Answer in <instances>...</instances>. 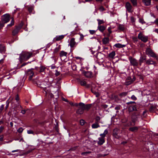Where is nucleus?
Instances as JSON below:
<instances>
[{"mask_svg":"<svg viewBox=\"0 0 158 158\" xmlns=\"http://www.w3.org/2000/svg\"><path fill=\"white\" fill-rule=\"evenodd\" d=\"M32 53L31 52H22L19 56V59L21 61H26L31 57Z\"/></svg>","mask_w":158,"mask_h":158,"instance_id":"f257e3e1","label":"nucleus"},{"mask_svg":"<svg viewBox=\"0 0 158 158\" xmlns=\"http://www.w3.org/2000/svg\"><path fill=\"white\" fill-rule=\"evenodd\" d=\"M145 52L148 56L155 58L156 60H158V56L150 48H147Z\"/></svg>","mask_w":158,"mask_h":158,"instance_id":"f03ea898","label":"nucleus"},{"mask_svg":"<svg viewBox=\"0 0 158 158\" xmlns=\"http://www.w3.org/2000/svg\"><path fill=\"white\" fill-rule=\"evenodd\" d=\"M47 81H43L41 82L40 84V87L44 89V90L46 94L49 93V90L50 89L49 85Z\"/></svg>","mask_w":158,"mask_h":158,"instance_id":"7ed1b4c3","label":"nucleus"},{"mask_svg":"<svg viewBox=\"0 0 158 158\" xmlns=\"http://www.w3.org/2000/svg\"><path fill=\"white\" fill-rule=\"evenodd\" d=\"M140 112L136 111L133 113L131 116V121L135 125L136 122L140 117Z\"/></svg>","mask_w":158,"mask_h":158,"instance_id":"20e7f679","label":"nucleus"},{"mask_svg":"<svg viewBox=\"0 0 158 158\" xmlns=\"http://www.w3.org/2000/svg\"><path fill=\"white\" fill-rule=\"evenodd\" d=\"M138 37L139 39L144 43H146L148 40V37L147 36L145 35L142 32H140L138 34Z\"/></svg>","mask_w":158,"mask_h":158,"instance_id":"39448f33","label":"nucleus"},{"mask_svg":"<svg viewBox=\"0 0 158 158\" xmlns=\"http://www.w3.org/2000/svg\"><path fill=\"white\" fill-rule=\"evenodd\" d=\"M79 106L82 108L84 110H88L90 108L91 104H85L80 102L79 104Z\"/></svg>","mask_w":158,"mask_h":158,"instance_id":"423d86ee","label":"nucleus"},{"mask_svg":"<svg viewBox=\"0 0 158 158\" xmlns=\"http://www.w3.org/2000/svg\"><path fill=\"white\" fill-rule=\"evenodd\" d=\"M119 132V130L117 128L114 129L113 131V135L117 139H119L120 136L118 134Z\"/></svg>","mask_w":158,"mask_h":158,"instance_id":"0eeeda50","label":"nucleus"},{"mask_svg":"<svg viewBox=\"0 0 158 158\" xmlns=\"http://www.w3.org/2000/svg\"><path fill=\"white\" fill-rule=\"evenodd\" d=\"M129 60L131 65L134 66H137L138 65V63L137 60L133 58L132 57H130L129 58Z\"/></svg>","mask_w":158,"mask_h":158,"instance_id":"6e6552de","label":"nucleus"},{"mask_svg":"<svg viewBox=\"0 0 158 158\" xmlns=\"http://www.w3.org/2000/svg\"><path fill=\"white\" fill-rule=\"evenodd\" d=\"M10 15L8 14L3 15L2 17V20L3 23H6L8 22L10 20Z\"/></svg>","mask_w":158,"mask_h":158,"instance_id":"1a4fd4ad","label":"nucleus"},{"mask_svg":"<svg viewBox=\"0 0 158 158\" xmlns=\"http://www.w3.org/2000/svg\"><path fill=\"white\" fill-rule=\"evenodd\" d=\"M34 75V73L32 69L29 70L27 73V75L29 77L28 80H31L32 79V77Z\"/></svg>","mask_w":158,"mask_h":158,"instance_id":"9d476101","label":"nucleus"},{"mask_svg":"<svg viewBox=\"0 0 158 158\" xmlns=\"http://www.w3.org/2000/svg\"><path fill=\"white\" fill-rule=\"evenodd\" d=\"M49 93H48L47 94H46L45 93L46 95H48L49 96H50L51 98H55L56 99L58 98V92H55V95H54L51 93H50L51 91L50 90V89H49Z\"/></svg>","mask_w":158,"mask_h":158,"instance_id":"9b49d317","label":"nucleus"},{"mask_svg":"<svg viewBox=\"0 0 158 158\" xmlns=\"http://www.w3.org/2000/svg\"><path fill=\"white\" fill-rule=\"evenodd\" d=\"M77 45V43L75 41V39L72 38L71 39L69 45L71 48H73L75 47Z\"/></svg>","mask_w":158,"mask_h":158,"instance_id":"f8f14e48","label":"nucleus"},{"mask_svg":"<svg viewBox=\"0 0 158 158\" xmlns=\"http://www.w3.org/2000/svg\"><path fill=\"white\" fill-rule=\"evenodd\" d=\"M125 7L129 12H131L133 11V10H132V6L129 2H126L125 5Z\"/></svg>","mask_w":158,"mask_h":158,"instance_id":"ddd939ff","label":"nucleus"},{"mask_svg":"<svg viewBox=\"0 0 158 158\" xmlns=\"http://www.w3.org/2000/svg\"><path fill=\"white\" fill-rule=\"evenodd\" d=\"M146 64L147 65H155L156 63V61L153 60L151 59L150 58L146 60Z\"/></svg>","mask_w":158,"mask_h":158,"instance_id":"4468645a","label":"nucleus"},{"mask_svg":"<svg viewBox=\"0 0 158 158\" xmlns=\"http://www.w3.org/2000/svg\"><path fill=\"white\" fill-rule=\"evenodd\" d=\"M142 2L143 4L146 6H149L151 4V0H142Z\"/></svg>","mask_w":158,"mask_h":158,"instance_id":"2eb2a0df","label":"nucleus"},{"mask_svg":"<svg viewBox=\"0 0 158 158\" xmlns=\"http://www.w3.org/2000/svg\"><path fill=\"white\" fill-rule=\"evenodd\" d=\"M6 51L5 46L3 44H0V53H5Z\"/></svg>","mask_w":158,"mask_h":158,"instance_id":"dca6fc26","label":"nucleus"},{"mask_svg":"<svg viewBox=\"0 0 158 158\" xmlns=\"http://www.w3.org/2000/svg\"><path fill=\"white\" fill-rule=\"evenodd\" d=\"M106 27L103 26H98V30L101 32L103 33L104 30L106 29Z\"/></svg>","mask_w":158,"mask_h":158,"instance_id":"f3484780","label":"nucleus"},{"mask_svg":"<svg viewBox=\"0 0 158 158\" xmlns=\"http://www.w3.org/2000/svg\"><path fill=\"white\" fill-rule=\"evenodd\" d=\"M64 36V35H60L56 36L54 38V40L56 41H58L63 39Z\"/></svg>","mask_w":158,"mask_h":158,"instance_id":"a211bd4d","label":"nucleus"},{"mask_svg":"<svg viewBox=\"0 0 158 158\" xmlns=\"http://www.w3.org/2000/svg\"><path fill=\"white\" fill-rule=\"evenodd\" d=\"M98 144L100 145H102L105 142V139L99 137L98 139Z\"/></svg>","mask_w":158,"mask_h":158,"instance_id":"6ab92c4d","label":"nucleus"},{"mask_svg":"<svg viewBox=\"0 0 158 158\" xmlns=\"http://www.w3.org/2000/svg\"><path fill=\"white\" fill-rule=\"evenodd\" d=\"M133 82V81H131V78L130 77H128L127 78L125 82V85H128L131 84Z\"/></svg>","mask_w":158,"mask_h":158,"instance_id":"aec40b11","label":"nucleus"},{"mask_svg":"<svg viewBox=\"0 0 158 158\" xmlns=\"http://www.w3.org/2000/svg\"><path fill=\"white\" fill-rule=\"evenodd\" d=\"M128 110L129 112H131L133 111L137 110L135 105L131 106L129 107Z\"/></svg>","mask_w":158,"mask_h":158,"instance_id":"412c9836","label":"nucleus"},{"mask_svg":"<svg viewBox=\"0 0 158 158\" xmlns=\"http://www.w3.org/2000/svg\"><path fill=\"white\" fill-rule=\"evenodd\" d=\"M67 53L64 51H61L60 53V57H66Z\"/></svg>","mask_w":158,"mask_h":158,"instance_id":"4be33fe9","label":"nucleus"},{"mask_svg":"<svg viewBox=\"0 0 158 158\" xmlns=\"http://www.w3.org/2000/svg\"><path fill=\"white\" fill-rule=\"evenodd\" d=\"M125 27L123 25L118 24V30L121 31H123L125 29Z\"/></svg>","mask_w":158,"mask_h":158,"instance_id":"5701e85b","label":"nucleus"},{"mask_svg":"<svg viewBox=\"0 0 158 158\" xmlns=\"http://www.w3.org/2000/svg\"><path fill=\"white\" fill-rule=\"evenodd\" d=\"M103 55L102 54L101 52H99L97 54L96 58L98 60H100L103 59Z\"/></svg>","mask_w":158,"mask_h":158,"instance_id":"b1692460","label":"nucleus"},{"mask_svg":"<svg viewBox=\"0 0 158 158\" xmlns=\"http://www.w3.org/2000/svg\"><path fill=\"white\" fill-rule=\"evenodd\" d=\"M34 6H30L28 7V11L30 14L34 13V12H33V10H34Z\"/></svg>","mask_w":158,"mask_h":158,"instance_id":"393cba45","label":"nucleus"},{"mask_svg":"<svg viewBox=\"0 0 158 158\" xmlns=\"http://www.w3.org/2000/svg\"><path fill=\"white\" fill-rule=\"evenodd\" d=\"M108 133V130L107 129H106L103 133L101 134L100 135L101 136L100 138L105 139L106 135Z\"/></svg>","mask_w":158,"mask_h":158,"instance_id":"a878e982","label":"nucleus"},{"mask_svg":"<svg viewBox=\"0 0 158 158\" xmlns=\"http://www.w3.org/2000/svg\"><path fill=\"white\" fill-rule=\"evenodd\" d=\"M109 39L108 37L104 38L102 40V42L103 44H106L109 43Z\"/></svg>","mask_w":158,"mask_h":158,"instance_id":"bb28decb","label":"nucleus"},{"mask_svg":"<svg viewBox=\"0 0 158 158\" xmlns=\"http://www.w3.org/2000/svg\"><path fill=\"white\" fill-rule=\"evenodd\" d=\"M125 46H126L125 45L122 44H119V43L115 44L114 45V46H115L116 48H123V47H125Z\"/></svg>","mask_w":158,"mask_h":158,"instance_id":"cd10ccee","label":"nucleus"},{"mask_svg":"<svg viewBox=\"0 0 158 158\" xmlns=\"http://www.w3.org/2000/svg\"><path fill=\"white\" fill-rule=\"evenodd\" d=\"M84 110L79 106L78 109L77 111V113L79 114H82L84 113Z\"/></svg>","mask_w":158,"mask_h":158,"instance_id":"c85d7f7f","label":"nucleus"},{"mask_svg":"<svg viewBox=\"0 0 158 158\" xmlns=\"http://www.w3.org/2000/svg\"><path fill=\"white\" fill-rule=\"evenodd\" d=\"M19 30V29H18L16 27H15V28L12 32V35L14 36L15 35L18 33Z\"/></svg>","mask_w":158,"mask_h":158,"instance_id":"c756f323","label":"nucleus"},{"mask_svg":"<svg viewBox=\"0 0 158 158\" xmlns=\"http://www.w3.org/2000/svg\"><path fill=\"white\" fill-rule=\"evenodd\" d=\"M99 127L100 125L98 124V123L96 122H95L92 125V127L94 129L97 128Z\"/></svg>","mask_w":158,"mask_h":158,"instance_id":"7c9ffc66","label":"nucleus"},{"mask_svg":"<svg viewBox=\"0 0 158 158\" xmlns=\"http://www.w3.org/2000/svg\"><path fill=\"white\" fill-rule=\"evenodd\" d=\"M138 128L137 127H131L129 128V131H132L135 132L138 130Z\"/></svg>","mask_w":158,"mask_h":158,"instance_id":"2f4dec72","label":"nucleus"},{"mask_svg":"<svg viewBox=\"0 0 158 158\" xmlns=\"http://www.w3.org/2000/svg\"><path fill=\"white\" fill-rule=\"evenodd\" d=\"M115 55V52L114 51H113L110 53L109 55V57L111 58H114Z\"/></svg>","mask_w":158,"mask_h":158,"instance_id":"473e14b6","label":"nucleus"},{"mask_svg":"<svg viewBox=\"0 0 158 158\" xmlns=\"http://www.w3.org/2000/svg\"><path fill=\"white\" fill-rule=\"evenodd\" d=\"M85 75L88 77H91L92 76V73L90 72H87L85 73Z\"/></svg>","mask_w":158,"mask_h":158,"instance_id":"72a5a7b5","label":"nucleus"},{"mask_svg":"<svg viewBox=\"0 0 158 158\" xmlns=\"http://www.w3.org/2000/svg\"><path fill=\"white\" fill-rule=\"evenodd\" d=\"M128 94V92H123L119 94V96L122 98L126 96Z\"/></svg>","mask_w":158,"mask_h":158,"instance_id":"f704fd0d","label":"nucleus"},{"mask_svg":"<svg viewBox=\"0 0 158 158\" xmlns=\"http://www.w3.org/2000/svg\"><path fill=\"white\" fill-rule=\"evenodd\" d=\"M138 38L137 37H132V39L134 43H135L138 41Z\"/></svg>","mask_w":158,"mask_h":158,"instance_id":"c9c22d12","label":"nucleus"},{"mask_svg":"<svg viewBox=\"0 0 158 158\" xmlns=\"http://www.w3.org/2000/svg\"><path fill=\"white\" fill-rule=\"evenodd\" d=\"M45 69L46 68L44 66H41L39 67V72H40V73L44 72V71Z\"/></svg>","mask_w":158,"mask_h":158,"instance_id":"e433bc0d","label":"nucleus"},{"mask_svg":"<svg viewBox=\"0 0 158 158\" xmlns=\"http://www.w3.org/2000/svg\"><path fill=\"white\" fill-rule=\"evenodd\" d=\"M97 20L98 22V26H101V24H103L104 23V21L103 20L98 19Z\"/></svg>","mask_w":158,"mask_h":158,"instance_id":"4c0bfd02","label":"nucleus"},{"mask_svg":"<svg viewBox=\"0 0 158 158\" xmlns=\"http://www.w3.org/2000/svg\"><path fill=\"white\" fill-rule=\"evenodd\" d=\"M131 1L134 6H136L137 5V0H131Z\"/></svg>","mask_w":158,"mask_h":158,"instance_id":"58836bf2","label":"nucleus"},{"mask_svg":"<svg viewBox=\"0 0 158 158\" xmlns=\"http://www.w3.org/2000/svg\"><path fill=\"white\" fill-rule=\"evenodd\" d=\"M4 105H2L0 106V114L2 113V111L4 109Z\"/></svg>","mask_w":158,"mask_h":158,"instance_id":"ea45409f","label":"nucleus"},{"mask_svg":"<svg viewBox=\"0 0 158 158\" xmlns=\"http://www.w3.org/2000/svg\"><path fill=\"white\" fill-rule=\"evenodd\" d=\"M111 29V27H109L107 29V30L109 32V33L107 35V36H109L110 35V34L112 33Z\"/></svg>","mask_w":158,"mask_h":158,"instance_id":"a19ab883","label":"nucleus"},{"mask_svg":"<svg viewBox=\"0 0 158 158\" xmlns=\"http://www.w3.org/2000/svg\"><path fill=\"white\" fill-rule=\"evenodd\" d=\"M97 31V30H89V31L90 34L94 35L95 33Z\"/></svg>","mask_w":158,"mask_h":158,"instance_id":"79ce46f5","label":"nucleus"},{"mask_svg":"<svg viewBox=\"0 0 158 158\" xmlns=\"http://www.w3.org/2000/svg\"><path fill=\"white\" fill-rule=\"evenodd\" d=\"M139 23H141L142 24L145 23V22L144 21L143 19L142 18H139Z\"/></svg>","mask_w":158,"mask_h":158,"instance_id":"37998d69","label":"nucleus"},{"mask_svg":"<svg viewBox=\"0 0 158 158\" xmlns=\"http://www.w3.org/2000/svg\"><path fill=\"white\" fill-rule=\"evenodd\" d=\"M146 60L145 58H144V57H141L140 58V59L139 61V62L140 63V64H141V63L142 62H143L144 60Z\"/></svg>","mask_w":158,"mask_h":158,"instance_id":"c03bdc74","label":"nucleus"},{"mask_svg":"<svg viewBox=\"0 0 158 158\" xmlns=\"http://www.w3.org/2000/svg\"><path fill=\"white\" fill-rule=\"evenodd\" d=\"M10 102L8 100H7L6 102V105L5 106V110H6L8 108L9 106Z\"/></svg>","mask_w":158,"mask_h":158,"instance_id":"a18cd8bd","label":"nucleus"},{"mask_svg":"<svg viewBox=\"0 0 158 158\" xmlns=\"http://www.w3.org/2000/svg\"><path fill=\"white\" fill-rule=\"evenodd\" d=\"M121 106L120 105H117L116 106L115 108V110H119L121 109Z\"/></svg>","mask_w":158,"mask_h":158,"instance_id":"49530a36","label":"nucleus"},{"mask_svg":"<svg viewBox=\"0 0 158 158\" xmlns=\"http://www.w3.org/2000/svg\"><path fill=\"white\" fill-rule=\"evenodd\" d=\"M23 23H21L20 24H19V25H18V26H16V27L18 29H19V30H20L21 28H22V27L23 26Z\"/></svg>","mask_w":158,"mask_h":158,"instance_id":"de8ad7c7","label":"nucleus"},{"mask_svg":"<svg viewBox=\"0 0 158 158\" xmlns=\"http://www.w3.org/2000/svg\"><path fill=\"white\" fill-rule=\"evenodd\" d=\"M80 84L81 85L84 86L86 85V82L84 80L80 82Z\"/></svg>","mask_w":158,"mask_h":158,"instance_id":"09e8293b","label":"nucleus"},{"mask_svg":"<svg viewBox=\"0 0 158 158\" xmlns=\"http://www.w3.org/2000/svg\"><path fill=\"white\" fill-rule=\"evenodd\" d=\"M91 153V152L88 151V152H82L81 153V154L82 155H85L86 156V154H89Z\"/></svg>","mask_w":158,"mask_h":158,"instance_id":"8fccbe9b","label":"nucleus"},{"mask_svg":"<svg viewBox=\"0 0 158 158\" xmlns=\"http://www.w3.org/2000/svg\"><path fill=\"white\" fill-rule=\"evenodd\" d=\"M100 119V118L99 116H97L95 118L96 122L98 123Z\"/></svg>","mask_w":158,"mask_h":158,"instance_id":"3c124183","label":"nucleus"},{"mask_svg":"<svg viewBox=\"0 0 158 158\" xmlns=\"http://www.w3.org/2000/svg\"><path fill=\"white\" fill-rule=\"evenodd\" d=\"M80 122L81 125H83L84 124L85 121L83 119H81L80 120Z\"/></svg>","mask_w":158,"mask_h":158,"instance_id":"603ef678","label":"nucleus"},{"mask_svg":"<svg viewBox=\"0 0 158 158\" xmlns=\"http://www.w3.org/2000/svg\"><path fill=\"white\" fill-rule=\"evenodd\" d=\"M79 34L80 36V40H83L84 39V36L82 34L80 33Z\"/></svg>","mask_w":158,"mask_h":158,"instance_id":"864d4df0","label":"nucleus"},{"mask_svg":"<svg viewBox=\"0 0 158 158\" xmlns=\"http://www.w3.org/2000/svg\"><path fill=\"white\" fill-rule=\"evenodd\" d=\"M23 130L22 127H20L18 130L17 131L18 132L21 133L23 132Z\"/></svg>","mask_w":158,"mask_h":158,"instance_id":"5fc2aeb1","label":"nucleus"},{"mask_svg":"<svg viewBox=\"0 0 158 158\" xmlns=\"http://www.w3.org/2000/svg\"><path fill=\"white\" fill-rule=\"evenodd\" d=\"M131 98L133 100H136L137 98L134 95H132L131 97Z\"/></svg>","mask_w":158,"mask_h":158,"instance_id":"6e6d98bb","label":"nucleus"},{"mask_svg":"<svg viewBox=\"0 0 158 158\" xmlns=\"http://www.w3.org/2000/svg\"><path fill=\"white\" fill-rule=\"evenodd\" d=\"M99 10L101 11L105 10L104 8L102 6H101L99 8Z\"/></svg>","mask_w":158,"mask_h":158,"instance_id":"4d7b16f0","label":"nucleus"},{"mask_svg":"<svg viewBox=\"0 0 158 158\" xmlns=\"http://www.w3.org/2000/svg\"><path fill=\"white\" fill-rule=\"evenodd\" d=\"M4 129V127L1 126L0 127V134L2 132Z\"/></svg>","mask_w":158,"mask_h":158,"instance_id":"13d9d810","label":"nucleus"},{"mask_svg":"<svg viewBox=\"0 0 158 158\" xmlns=\"http://www.w3.org/2000/svg\"><path fill=\"white\" fill-rule=\"evenodd\" d=\"M27 133L28 134H33V131L31 130H29L27 131Z\"/></svg>","mask_w":158,"mask_h":158,"instance_id":"bf43d9fd","label":"nucleus"},{"mask_svg":"<svg viewBox=\"0 0 158 158\" xmlns=\"http://www.w3.org/2000/svg\"><path fill=\"white\" fill-rule=\"evenodd\" d=\"M31 150H29L28 151H27L25 152V153H23V154L24 155H27V154H28L29 153H30V152H31Z\"/></svg>","mask_w":158,"mask_h":158,"instance_id":"052dcab7","label":"nucleus"},{"mask_svg":"<svg viewBox=\"0 0 158 158\" xmlns=\"http://www.w3.org/2000/svg\"><path fill=\"white\" fill-rule=\"evenodd\" d=\"M19 98L18 94H17L16 96L15 99L17 101H18L19 100Z\"/></svg>","mask_w":158,"mask_h":158,"instance_id":"680f3d73","label":"nucleus"},{"mask_svg":"<svg viewBox=\"0 0 158 158\" xmlns=\"http://www.w3.org/2000/svg\"><path fill=\"white\" fill-rule=\"evenodd\" d=\"M135 102H127V104L129 105L130 104H131L132 103H135Z\"/></svg>","mask_w":158,"mask_h":158,"instance_id":"e2e57ef3","label":"nucleus"},{"mask_svg":"<svg viewBox=\"0 0 158 158\" xmlns=\"http://www.w3.org/2000/svg\"><path fill=\"white\" fill-rule=\"evenodd\" d=\"M154 23L156 25H158V19H156L154 22Z\"/></svg>","mask_w":158,"mask_h":158,"instance_id":"0e129e2a","label":"nucleus"},{"mask_svg":"<svg viewBox=\"0 0 158 158\" xmlns=\"http://www.w3.org/2000/svg\"><path fill=\"white\" fill-rule=\"evenodd\" d=\"M102 106L103 108L105 109L107 107L108 105L105 104V105H102Z\"/></svg>","mask_w":158,"mask_h":158,"instance_id":"69168bd1","label":"nucleus"},{"mask_svg":"<svg viewBox=\"0 0 158 158\" xmlns=\"http://www.w3.org/2000/svg\"><path fill=\"white\" fill-rule=\"evenodd\" d=\"M4 59H2L0 60V64H2L4 62Z\"/></svg>","mask_w":158,"mask_h":158,"instance_id":"338daca9","label":"nucleus"},{"mask_svg":"<svg viewBox=\"0 0 158 158\" xmlns=\"http://www.w3.org/2000/svg\"><path fill=\"white\" fill-rule=\"evenodd\" d=\"M14 19H12L11 21V25H13L14 24Z\"/></svg>","mask_w":158,"mask_h":158,"instance_id":"774afa93","label":"nucleus"}]
</instances>
